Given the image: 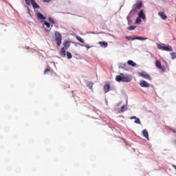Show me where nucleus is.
<instances>
[{"instance_id": "f257e3e1", "label": "nucleus", "mask_w": 176, "mask_h": 176, "mask_svg": "<svg viewBox=\"0 0 176 176\" xmlns=\"http://www.w3.org/2000/svg\"><path fill=\"white\" fill-rule=\"evenodd\" d=\"M116 80L117 82H125L129 83L131 80V77L129 75H124L123 74H120V75H118L116 76Z\"/></svg>"}, {"instance_id": "f03ea898", "label": "nucleus", "mask_w": 176, "mask_h": 176, "mask_svg": "<svg viewBox=\"0 0 176 176\" xmlns=\"http://www.w3.org/2000/svg\"><path fill=\"white\" fill-rule=\"evenodd\" d=\"M55 41L56 42L57 46H61L63 36H61V34L59 32H55Z\"/></svg>"}, {"instance_id": "7ed1b4c3", "label": "nucleus", "mask_w": 176, "mask_h": 176, "mask_svg": "<svg viewBox=\"0 0 176 176\" xmlns=\"http://www.w3.org/2000/svg\"><path fill=\"white\" fill-rule=\"evenodd\" d=\"M25 2L26 5L28 6H30L32 5V8L34 9H39V5H38V3L35 1V0H25Z\"/></svg>"}, {"instance_id": "20e7f679", "label": "nucleus", "mask_w": 176, "mask_h": 176, "mask_svg": "<svg viewBox=\"0 0 176 176\" xmlns=\"http://www.w3.org/2000/svg\"><path fill=\"white\" fill-rule=\"evenodd\" d=\"M126 39H127V41H135V39H137L138 41H146V38H144V37H133L131 36H126Z\"/></svg>"}, {"instance_id": "39448f33", "label": "nucleus", "mask_w": 176, "mask_h": 176, "mask_svg": "<svg viewBox=\"0 0 176 176\" xmlns=\"http://www.w3.org/2000/svg\"><path fill=\"white\" fill-rule=\"evenodd\" d=\"M155 67L160 69L162 72H164L166 71V67L164 65H162V63L159 60L155 61Z\"/></svg>"}, {"instance_id": "423d86ee", "label": "nucleus", "mask_w": 176, "mask_h": 176, "mask_svg": "<svg viewBox=\"0 0 176 176\" xmlns=\"http://www.w3.org/2000/svg\"><path fill=\"white\" fill-rule=\"evenodd\" d=\"M158 48L160 49V50H164L165 52H171L173 50L171 47H166L163 45H159Z\"/></svg>"}, {"instance_id": "0eeeda50", "label": "nucleus", "mask_w": 176, "mask_h": 176, "mask_svg": "<svg viewBox=\"0 0 176 176\" xmlns=\"http://www.w3.org/2000/svg\"><path fill=\"white\" fill-rule=\"evenodd\" d=\"M139 76H142V78H144V79H148V80H152V78H151V76L148 74L139 73Z\"/></svg>"}, {"instance_id": "6e6552de", "label": "nucleus", "mask_w": 176, "mask_h": 176, "mask_svg": "<svg viewBox=\"0 0 176 176\" xmlns=\"http://www.w3.org/2000/svg\"><path fill=\"white\" fill-rule=\"evenodd\" d=\"M43 23H44L43 27L45 31H47V32L50 31L52 30V28H50V23H49V22L46 21H44Z\"/></svg>"}, {"instance_id": "1a4fd4ad", "label": "nucleus", "mask_w": 176, "mask_h": 176, "mask_svg": "<svg viewBox=\"0 0 176 176\" xmlns=\"http://www.w3.org/2000/svg\"><path fill=\"white\" fill-rule=\"evenodd\" d=\"M158 16L162 19V20H167V15H166V13L164 12H159Z\"/></svg>"}, {"instance_id": "9d476101", "label": "nucleus", "mask_w": 176, "mask_h": 176, "mask_svg": "<svg viewBox=\"0 0 176 176\" xmlns=\"http://www.w3.org/2000/svg\"><path fill=\"white\" fill-rule=\"evenodd\" d=\"M36 17L38 19V20H46V17L42 14L41 12L36 13Z\"/></svg>"}, {"instance_id": "9b49d317", "label": "nucleus", "mask_w": 176, "mask_h": 176, "mask_svg": "<svg viewBox=\"0 0 176 176\" xmlns=\"http://www.w3.org/2000/svg\"><path fill=\"white\" fill-rule=\"evenodd\" d=\"M140 85L141 87H149V84H148V82H146V81H145V80H142L140 82Z\"/></svg>"}, {"instance_id": "f8f14e48", "label": "nucleus", "mask_w": 176, "mask_h": 176, "mask_svg": "<svg viewBox=\"0 0 176 176\" xmlns=\"http://www.w3.org/2000/svg\"><path fill=\"white\" fill-rule=\"evenodd\" d=\"M63 46L65 49L68 50L69 49V46H71V43H69L68 41H66L63 43Z\"/></svg>"}, {"instance_id": "ddd939ff", "label": "nucleus", "mask_w": 176, "mask_h": 176, "mask_svg": "<svg viewBox=\"0 0 176 176\" xmlns=\"http://www.w3.org/2000/svg\"><path fill=\"white\" fill-rule=\"evenodd\" d=\"M104 93H108L109 90H111V86H109V84H105L104 85Z\"/></svg>"}, {"instance_id": "4468645a", "label": "nucleus", "mask_w": 176, "mask_h": 176, "mask_svg": "<svg viewBox=\"0 0 176 176\" xmlns=\"http://www.w3.org/2000/svg\"><path fill=\"white\" fill-rule=\"evenodd\" d=\"M101 47H108V43L104 41H100L98 43Z\"/></svg>"}, {"instance_id": "2eb2a0df", "label": "nucleus", "mask_w": 176, "mask_h": 176, "mask_svg": "<svg viewBox=\"0 0 176 176\" xmlns=\"http://www.w3.org/2000/svg\"><path fill=\"white\" fill-rule=\"evenodd\" d=\"M60 54L62 57H65L66 56V54H65V47H62L60 49Z\"/></svg>"}, {"instance_id": "dca6fc26", "label": "nucleus", "mask_w": 176, "mask_h": 176, "mask_svg": "<svg viewBox=\"0 0 176 176\" xmlns=\"http://www.w3.org/2000/svg\"><path fill=\"white\" fill-rule=\"evenodd\" d=\"M144 137L146 138V140H149V135L148 133V131L146 129L143 130L142 131Z\"/></svg>"}, {"instance_id": "f3484780", "label": "nucleus", "mask_w": 176, "mask_h": 176, "mask_svg": "<svg viewBox=\"0 0 176 176\" xmlns=\"http://www.w3.org/2000/svg\"><path fill=\"white\" fill-rule=\"evenodd\" d=\"M138 17L140 19H142L143 20H145V14H144V11L141 10L139 12Z\"/></svg>"}, {"instance_id": "a211bd4d", "label": "nucleus", "mask_w": 176, "mask_h": 176, "mask_svg": "<svg viewBox=\"0 0 176 176\" xmlns=\"http://www.w3.org/2000/svg\"><path fill=\"white\" fill-rule=\"evenodd\" d=\"M48 21H49V23H50V24H52V25H51V27H53V25H54L56 24V23L54 22V19H53V18H52V17H49V18H48Z\"/></svg>"}, {"instance_id": "6ab92c4d", "label": "nucleus", "mask_w": 176, "mask_h": 176, "mask_svg": "<svg viewBox=\"0 0 176 176\" xmlns=\"http://www.w3.org/2000/svg\"><path fill=\"white\" fill-rule=\"evenodd\" d=\"M127 64H128V65H131V67H135V65H137V64H135V63H134V61L131 60L127 61Z\"/></svg>"}, {"instance_id": "aec40b11", "label": "nucleus", "mask_w": 176, "mask_h": 176, "mask_svg": "<svg viewBox=\"0 0 176 176\" xmlns=\"http://www.w3.org/2000/svg\"><path fill=\"white\" fill-rule=\"evenodd\" d=\"M136 9H141L142 8V1H140L139 3L135 4Z\"/></svg>"}, {"instance_id": "412c9836", "label": "nucleus", "mask_w": 176, "mask_h": 176, "mask_svg": "<svg viewBox=\"0 0 176 176\" xmlns=\"http://www.w3.org/2000/svg\"><path fill=\"white\" fill-rule=\"evenodd\" d=\"M47 72H53V69H52V68H50V67L45 69L44 71V74L46 75V74H47Z\"/></svg>"}, {"instance_id": "4be33fe9", "label": "nucleus", "mask_w": 176, "mask_h": 176, "mask_svg": "<svg viewBox=\"0 0 176 176\" xmlns=\"http://www.w3.org/2000/svg\"><path fill=\"white\" fill-rule=\"evenodd\" d=\"M76 39L81 43H85V41H83V38H82L80 36H76Z\"/></svg>"}, {"instance_id": "5701e85b", "label": "nucleus", "mask_w": 176, "mask_h": 176, "mask_svg": "<svg viewBox=\"0 0 176 176\" xmlns=\"http://www.w3.org/2000/svg\"><path fill=\"white\" fill-rule=\"evenodd\" d=\"M136 27L134 25H131L127 28V30H129V31H133V30H135Z\"/></svg>"}, {"instance_id": "b1692460", "label": "nucleus", "mask_w": 176, "mask_h": 176, "mask_svg": "<svg viewBox=\"0 0 176 176\" xmlns=\"http://www.w3.org/2000/svg\"><path fill=\"white\" fill-rule=\"evenodd\" d=\"M87 86V87H89V89H90L91 90H93V83L88 82Z\"/></svg>"}, {"instance_id": "393cba45", "label": "nucleus", "mask_w": 176, "mask_h": 176, "mask_svg": "<svg viewBox=\"0 0 176 176\" xmlns=\"http://www.w3.org/2000/svg\"><path fill=\"white\" fill-rule=\"evenodd\" d=\"M126 109H127V107L126 105L122 106L120 108L121 112H124V111H126Z\"/></svg>"}, {"instance_id": "a878e982", "label": "nucleus", "mask_w": 176, "mask_h": 176, "mask_svg": "<svg viewBox=\"0 0 176 176\" xmlns=\"http://www.w3.org/2000/svg\"><path fill=\"white\" fill-rule=\"evenodd\" d=\"M67 58H69V59H71V58H72V54H71V52H67Z\"/></svg>"}, {"instance_id": "bb28decb", "label": "nucleus", "mask_w": 176, "mask_h": 176, "mask_svg": "<svg viewBox=\"0 0 176 176\" xmlns=\"http://www.w3.org/2000/svg\"><path fill=\"white\" fill-rule=\"evenodd\" d=\"M140 23H141V18L138 16L135 20V24H140Z\"/></svg>"}, {"instance_id": "cd10ccee", "label": "nucleus", "mask_w": 176, "mask_h": 176, "mask_svg": "<svg viewBox=\"0 0 176 176\" xmlns=\"http://www.w3.org/2000/svg\"><path fill=\"white\" fill-rule=\"evenodd\" d=\"M135 123H137L138 124H141V121L140 120V118H135Z\"/></svg>"}, {"instance_id": "c85d7f7f", "label": "nucleus", "mask_w": 176, "mask_h": 176, "mask_svg": "<svg viewBox=\"0 0 176 176\" xmlns=\"http://www.w3.org/2000/svg\"><path fill=\"white\" fill-rule=\"evenodd\" d=\"M172 58H176V53H172Z\"/></svg>"}, {"instance_id": "c756f323", "label": "nucleus", "mask_w": 176, "mask_h": 176, "mask_svg": "<svg viewBox=\"0 0 176 176\" xmlns=\"http://www.w3.org/2000/svg\"><path fill=\"white\" fill-rule=\"evenodd\" d=\"M50 1H52V0H43V2L49 3V2H50Z\"/></svg>"}, {"instance_id": "7c9ffc66", "label": "nucleus", "mask_w": 176, "mask_h": 176, "mask_svg": "<svg viewBox=\"0 0 176 176\" xmlns=\"http://www.w3.org/2000/svg\"><path fill=\"white\" fill-rule=\"evenodd\" d=\"M136 118H137V117H135V116L131 117V119H136Z\"/></svg>"}, {"instance_id": "2f4dec72", "label": "nucleus", "mask_w": 176, "mask_h": 176, "mask_svg": "<svg viewBox=\"0 0 176 176\" xmlns=\"http://www.w3.org/2000/svg\"><path fill=\"white\" fill-rule=\"evenodd\" d=\"M85 47H87V49H90V46L89 45H85Z\"/></svg>"}, {"instance_id": "473e14b6", "label": "nucleus", "mask_w": 176, "mask_h": 176, "mask_svg": "<svg viewBox=\"0 0 176 176\" xmlns=\"http://www.w3.org/2000/svg\"><path fill=\"white\" fill-rule=\"evenodd\" d=\"M28 12H30V8H28Z\"/></svg>"}, {"instance_id": "72a5a7b5", "label": "nucleus", "mask_w": 176, "mask_h": 176, "mask_svg": "<svg viewBox=\"0 0 176 176\" xmlns=\"http://www.w3.org/2000/svg\"><path fill=\"white\" fill-rule=\"evenodd\" d=\"M162 1L164 2V1H167V0H162Z\"/></svg>"}]
</instances>
